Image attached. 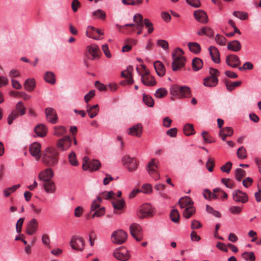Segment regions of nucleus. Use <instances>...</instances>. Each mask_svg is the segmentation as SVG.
<instances>
[{"label": "nucleus", "mask_w": 261, "mask_h": 261, "mask_svg": "<svg viewBox=\"0 0 261 261\" xmlns=\"http://www.w3.org/2000/svg\"><path fill=\"white\" fill-rule=\"evenodd\" d=\"M58 153L55 148L47 147L42 153L41 160L46 166H53L58 163Z\"/></svg>", "instance_id": "1"}, {"label": "nucleus", "mask_w": 261, "mask_h": 261, "mask_svg": "<svg viewBox=\"0 0 261 261\" xmlns=\"http://www.w3.org/2000/svg\"><path fill=\"white\" fill-rule=\"evenodd\" d=\"M184 51L180 48H177L175 53H173V61L172 63V68L174 71L180 70L182 68L186 62V58L182 56Z\"/></svg>", "instance_id": "2"}, {"label": "nucleus", "mask_w": 261, "mask_h": 261, "mask_svg": "<svg viewBox=\"0 0 261 261\" xmlns=\"http://www.w3.org/2000/svg\"><path fill=\"white\" fill-rule=\"evenodd\" d=\"M170 91L172 96L178 98L188 97L191 95L190 88L186 86L172 85Z\"/></svg>", "instance_id": "3"}, {"label": "nucleus", "mask_w": 261, "mask_h": 261, "mask_svg": "<svg viewBox=\"0 0 261 261\" xmlns=\"http://www.w3.org/2000/svg\"><path fill=\"white\" fill-rule=\"evenodd\" d=\"M209 76L206 77L203 79V85L208 87H215L218 82L217 77L219 75L220 72L218 70L213 68H210Z\"/></svg>", "instance_id": "4"}, {"label": "nucleus", "mask_w": 261, "mask_h": 261, "mask_svg": "<svg viewBox=\"0 0 261 261\" xmlns=\"http://www.w3.org/2000/svg\"><path fill=\"white\" fill-rule=\"evenodd\" d=\"M154 213L152 206L148 203H145L139 207L137 215L140 219H144L153 216Z\"/></svg>", "instance_id": "5"}, {"label": "nucleus", "mask_w": 261, "mask_h": 261, "mask_svg": "<svg viewBox=\"0 0 261 261\" xmlns=\"http://www.w3.org/2000/svg\"><path fill=\"white\" fill-rule=\"evenodd\" d=\"M123 165L130 172L137 170L139 165V162L135 158H131L129 155H124L122 159Z\"/></svg>", "instance_id": "6"}, {"label": "nucleus", "mask_w": 261, "mask_h": 261, "mask_svg": "<svg viewBox=\"0 0 261 261\" xmlns=\"http://www.w3.org/2000/svg\"><path fill=\"white\" fill-rule=\"evenodd\" d=\"M127 238V234L122 229H118L113 232L111 236L112 241L117 244L124 243Z\"/></svg>", "instance_id": "7"}, {"label": "nucleus", "mask_w": 261, "mask_h": 261, "mask_svg": "<svg viewBox=\"0 0 261 261\" xmlns=\"http://www.w3.org/2000/svg\"><path fill=\"white\" fill-rule=\"evenodd\" d=\"M70 245L73 249L82 251L85 248V241L82 237L74 236L71 238Z\"/></svg>", "instance_id": "8"}, {"label": "nucleus", "mask_w": 261, "mask_h": 261, "mask_svg": "<svg viewBox=\"0 0 261 261\" xmlns=\"http://www.w3.org/2000/svg\"><path fill=\"white\" fill-rule=\"evenodd\" d=\"M232 195L233 201L237 203H245L249 199L247 194L240 190H234Z\"/></svg>", "instance_id": "9"}, {"label": "nucleus", "mask_w": 261, "mask_h": 261, "mask_svg": "<svg viewBox=\"0 0 261 261\" xmlns=\"http://www.w3.org/2000/svg\"><path fill=\"white\" fill-rule=\"evenodd\" d=\"M114 256L120 261H126L130 257L128 251L125 248H119L113 252Z\"/></svg>", "instance_id": "10"}, {"label": "nucleus", "mask_w": 261, "mask_h": 261, "mask_svg": "<svg viewBox=\"0 0 261 261\" xmlns=\"http://www.w3.org/2000/svg\"><path fill=\"white\" fill-rule=\"evenodd\" d=\"M131 235L136 241L140 242L143 239V234L141 226L137 223H133L129 226Z\"/></svg>", "instance_id": "11"}, {"label": "nucleus", "mask_w": 261, "mask_h": 261, "mask_svg": "<svg viewBox=\"0 0 261 261\" xmlns=\"http://www.w3.org/2000/svg\"><path fill=\"white\" fill-rule=\"evenodd\" d=\"M71 145V139L69 136H66L59 139L57 142V147L61 150L68 149Z\"/></svg>", "instance_id": "12"}, {"label": "nucleus", "mask_w": 261, "mask_h": 261, "mask_svg": "<svg viewBox=\"0 0 261 261\" xmlns=\"http://www.w3.org/2000/svg\"><path fill=\"white\" fill-rule=\"evenodd\" d=\"M158 168V165L156 163V160L152 159L148 163L147 167V170L149 174L151 175L155 180H158L160 178V175L155 172V169Z\"/></svg>", "instance_id": "13"}, {"label": "nucleus", "mask_w": 261, "mask_h": 261, "mask_svg": "<svg viewBox=\"0 0 261 261\" xmlns=\"http://www.w3.org/2000/svg\"><path fill=\"white\" fill-rule=\"evenodd\" d=\"M30 154L37 160L41 157V144L38 142H34L31 144L29 148Z\"/></svg>", "instance_id": "14"}, {"label": "nucleus", "mask_w": 261, "mask_h": 261, "mask_svg": "<svg viewBox=\"0 0 261 261\" xmlns=\"http://www.w3.org/2000/svg\"><path fill=\"white\" fill-rule=\"evenodd\" d=\"M46 117L48 121L51 124H55L57 122L58 117L55 110L51 108H47L45 111Z\"/></svg>", "instance_id": "15"}, {"label": "nucleus", "mask_w": 261, "mask_h": 261, "mask_svg": "<svg viewBox=\"0 0 261 261\" xmlns=\"http://www.w3.org/2000/svg\"><path fill=\"white\" fill-rule=\"evenodd\" d=\"M54 175L53 170L50 168H48L40 172L38 175V178L39 180L43 181H48L51 180Z\"/></svg>", "instance_id": "16"}, {"label": "nucleus", "mask_w": 261, "mask_h": 261, "mask_svg": "<svg viewBox=\"0 0 261 261\" xmlns=\"http://www.w3.org/2000/svg\"><path fill=\"white\" fill-rule=\"evenodd\" d=\"M101 167V164L99 161L93 160L89 162V164H83L82 167L84 170L94 171L98 170Z\"/></svg>", "instance_id": "17"}, {"label": "nucleus", "mask_w": 261, "mask_h": 261, "mask_svg": "<svg viewBox=\"0 0 261 261\" xmlns=\"http://www.w3.org/2000/svg\"><path fill=\"white\" fill-rule=\"evenodd\" d=\"M226 63L232 68H236L241 64V62L237 55H229L226 58Z\"/></svg>", "instance_id": "18"}, {"label": "nucleus", "mask_w": 261, "mask_h": 261, "mask_svg": "<svg viewBox=\"0 0 261 261\" xmlns=\"http://www.w3.org/2000/svg\"><path fill=\"white\" fill-rule=\"evenodd\" d=\"M38 222L35 218L29 222L26 228V232L29 235H33L38 230Z\"/></svg>", "instance_id": "19"}, {"label": "nucleus", "mask_w": 261, "mask_h": 261, "mask_svg": "<svg viewBox=\"0 0 261 261\" xmlns=\"http://www.w3.org/2000/svg\"><path fill=\"white\" fill-rule=\"evenodd\" d=\"M128 134L140 137L142 133V125L141 123H138L127 130Z\"/></svg>", "instance_id": "20"}, {"label": "nucleus", "mask_w": 261, "mask_h": 261, "mask_svg": "<svg viewBox=\"0 0 261 261\" xmlns=\"http://www.w3.org/2000/svg\"><path fill=\"white\" fill-rule=\"evenodd\" d=\"M195 19L202 23H205L208 21V17L206 13L203 10H198L194 13Z\"/></svg>", "instance_id": "21"}, {"label": "nucleus", "mask_w": 261, "mask_h": 261, "mask_svg": "<svg viewBox=\"0 0 261 261\" xmlns=\"http://www.w3.org/2000/svg\"><path fill=\"white\" fill-rule=\"evenodd\" d=\"M208 51L213 61L215 63H220L221 60L218 49L216 47L211 46L209 47Z\"/></svg>", "instance_id": "22"}, {"label": "nucleus", "mask_w": 261, "mask_h": 261, "mask_svg": "<svg viewBox=\"0 0 261 261\" xmlns=\"http://www.w3.org/2000/svg\"><path fill=\"white\" fill-rule=\"evenodd\" d=\"M141 76V82L145 86L152 87L156 84L155 78L151 75L145 76L140 73Z\"/></svg>", "instance_id": "23"}, {"label": "nucleus", "mask_w": 261, "mask_h": 261, "mask_svg": "<svg viewBox=\"0 0 261 261\" xmlns=\"http://www.w3.org/2000/svg\"><path fill=\"white\" fill-rule=\"evenodd\" d=\"M233 133V129L231 127H226L220 130L219 135L223 141H225L226 137L232 136Z\"/></svg>", "instance_id": "24"}, {"label": "nucleus", "mask_w": 261, "mask_h": 261, "mask_svg": "<svg viewBox=\"0 0 261 261\" xmlns=\"http://www.w3.org/2000/svg\"><path fill=\"white\" fill-rule=\"evenodd\" d=\"M87 51L89 55L92 56L91 60L98 58L99 51L98 46L96 44H92L87 47Z\"/></svg>", "instance_id": "25"}, {"label": "nucleus", "mask_w": 261, "mask_h": 261, "mask_svg": "<svg viewBox=\"0 0 261 261\" xmlns=\"http://www.w3.org/2000/svg\"><path fill=\"white\" fill-rule=\"evenodd\" d=\"M154 67L156 74L160 76H163L165 74V68L162 63L157 61L154 63Z\"/></svg>", "instance_id": "26"}, {"label": "nucleus", "mask_w": 261, "mask_h": 261, "mask_svg": "<svg viewBox=\"0 0 261 261\" xmlns=\"http://www.w3.org/2000/svg\"><path fill=\"white\" fill-rule=\"evenodd\" d=\"M34 131L37 136L41 137H44L47 134V128L46 126L42 124L37 125L35 127Z\"/></svg>", "instance_id": "27"}, {"label": "nucleus", "mask_w": 261, "mask_h": 261, "mask_svg": "<svg viewBox=\"0 0 261 261\" xmlns=\"http://www.w3.org/2000/svg\"><path fill=\"white\" fill-rule=\"evenodd\" d=\"M178 204L181 208H184L189 205V206H191V205L193 204V202L190 197L185 196L179 199Z\"/></svg>", "instance_id": "28"}, {"label": "nucleus", "mask_w": 261, "mask_h": 261, "mask_svg": "<svg viewBox=\"0 0 261 261\" xmlns=\"http://www.w3.org/2000/svg\"><path fill=\"white\" fill-rule=\"evenodd\" d=\"M197 34L199 36L205 35L208 37H212L213 36L214 31L210 27H203L197 31Z\"/></svg>", "instance_id": "29"}, {"label": "nucleus", "mask_w": 261, "mask_h": 261, "mask_svg": "<svg viewBox=\"0 0 261 261\" xmlns=\"http://www.w3.org/2000/svg\"><path fill=\"white\" fill-rule=\"evenodd\" d=\"M227 48L233 51H238L241 48V44L238 40H233L230 42L227 45Z\"/></svg>", "instance_id": "30"}, {"label": "nucleus", "mask_w": 261, "mask_h": 261, "mask_svg": "<svg viewBox=\"0 0 261 261\" xmlns=\"http://www.w3.org/2000/svg\"><path fill=\"white\" fill-rule=\"evenodd\" d=\"M44 182L45 183L43 184V187L44 188L45 191L47 193H54L56 191V186L55 183L51 180Z\"/></svg>", "instance_id": "31"}, {"label": "nucleus", "mask_w": 261, "mask_h": 261, "mask_svg": "<svg viewBox=\"0 0 261 261\" xmlns=\"http://www.w3.org/2000/svg\"><path fill=\"white\" fill-rule=\"evenodd\" d=\"M92 15L95 18L99 19L101 20H105L107 16L106 12L103 10L100 9L94 11L92 13Z\"/></svg>", "instance_id": "32"}, {"label": "nucleus", "mask_w": 261, "mask_h": 261, "mask_svg": "<svg viewBox=\"0 0 261 261\" xmlns=\"http://www.w3.org/2000/svg\"><path fill=\"white\" fill-rule=\"evenodd\" d=\"M35 88V81L34 79H28L24 82V88L28 91H32Z\"/></svg>", "instance_id": "33"}, {"label": "nucleus", "mask_w": 261, "mask_h": 261, "mask_svg": "<svg viewBox=\"0 0 261 261\" xmlns=\"http://www.w3.org/2000/svg\"><path fill=\"white\" fill-rule=\"evenodd\" d=\"M203 66L202 60L198 58H194L192 61V68L194 71H197L200 69Z\"/></svg>", "instance_id": "34"}, {"label": "nucleus", "mask_w": 261, "mask_h": 261, "mask_svg": "<svg viewBox=\"0 0 261 261\" xmlns=\"http://www.w3.org/2000/svg\"><path fill=\"white\" fill-rule=\"evenodd\" d=\"M242 83L241 81H238L233 82H230L229 81H226L225 82V86L226 87V89L229 91H232L234 89L239 86L241 85Z\"/></svg>", "instance_id": "35"}, {"label": "nucleus", "mask_w": 261, "mask_h": 261, "mask_svg": "<svg viewBox=\"0 0 261 261\" xmlns=\"http://www.w3.org/2000/svg\"><path fill=\"white\" fill-rule=\"evenodd\" d=\"M190 50L196 54L200 53L201 47L200 45L196 42H189L188 44Z\"/></svg>", "instance_id": "36"}, {"label": "nucleus", "mask_w": 261, "mask_h": 261, "mask_svg": "<svg viewBox=\"0 0 261 261\" xmlns=\"http://www.w3.org/2000/svg\"><path fill=\"white\" fill-rule=\"evenodd\" d=\"M139 17V24H136V28L138 30V31L137 32L138 35H140L142 33V30H143V16L140 13H137L134 16V19H136L137 17Z\"/></svg>", "instance_id": "37"}, {"label": "nucleus", "mask_w": 261, "mask_h": 261, "mask_svg": "<svg viewBox=\"0 0 261 261\" xmlns=\"http://www.w3.org/2000/svg\"><path fill=\"white\" fill-rule=\"evenodd\" d=\"M112 204L114 209L121 210L125 205V201L123 199H118L112 201Z\"/></svg>", "instance_id": "38"}, {"label": "nucleus", "mask_w": 261, "mask_h": 261, "mask_svg": "<svg viewBox=\"0 0 261 261\" xmlns=\"http://www.w3.org/2000/svg\"><path fill=\"white\" fill-rule=\"evenodd\" d=\"M195 210L193 206L187 207L183 212V216L186 219L190 218L195 213Z\"/></svg>", "instance_id": "39"}, {"label": "nucleus", "mask_w": 261, "mask_h": 261, "mask_svg": "<svg viewBox=\"0 0 261 261\" xmlns=\"http://www.w3.org/2000/svg\"><path fill=\"white\" fill-rule=\"evenodd\" d=\"M20 187V184H17L12 187L6 188L4 190L3 192L5 197H8L11 193L15 191L17 189Z\"/></svg>", "instance_id": "40"}, {"label": "nucleus", "mask_w": 261, "mask_h": 261, "mask_svg": "<svg viewBox=\"0 0 261 261\" xmlns=\"http://www.w3.org/2000/svg\"><path fill=\"white\" fill-rule=\"evenodd\" d=\"M15 109L18 111L20 116H22L25 114L26 108L21 101H19L16 103Z\"/></svg>", "instance_id": "41"}, {"label": "nucleus", "mask_w": 261, "mask_h": 261, "mask_svg": "<svg viewBox=\"0 0 261 261\" xmlns=\"http://www.w3.org/2000/svg\"><path fill=\"white\" fill-rule=\"evenodd\" d=\"M143 100L145 105L149 107H153L154 106V100L153 98L149 95L145 93L143 94Z\"/></svg>", "instance_id": "42"}, {"label": "nucleus", "mask_w": 261, "mask_h": 261, "mask_svg": "<svg viewBox=\"0 0 261 261\" xmlns=\"http://www.w3.org/2000/svg\"><path fill=\"white\" fill-rule=\"evenodd\" d=\"M183 130L184 134L188 136L193 135L195 133L193 125L190 123H187L184 126Z\"/></svg>", "instance_id": "43"}, {"label": "nucleus", "mask_w": 261, "mask_h": 261, "mask_svg": "<svg viewBox=\"0 0 261 261\" xmlns=\"http://www.w3.org/2000/svg\"><path fill=\"white\" fill-rule=\"evenodd\" d=\"M242 257L246 261H254L255 256L253 252H244L242 254Z\"/></svg>", "instance_id": "44"}, {"label": "nucleus", "mask_w": 261, "mask_h": 261, "mask_svg": "<svg viewBox=\"0 0 261 261\" xmlns=\"http://www.w3.org/2000/svg\"><path fill=\"white\" fill-rule=\"evenodd\" d=\"M101 201V198L99 196H97L96 199L93 200L92 202L90 208L91 212L94 211L99 207Z\"/></svg>", "instance_id": "45"}, {"label": "nucleus", "mask_w": 261, "mask_h": 261, "mask_svg": "<svg viewBox=\"0 0 261 261\" xmlns=\"http://www.w3.org/2000/svg\"><path fill=\"white\" fill-rule=\"evenodd\" d=\"M168 92L166 88H160L156 90L155 96L158 98H161L167 95Z\"/></svg>", "instance_id": "46"}, {"label": "nucleus", "mask_w": 261, "mask_h": 261, "mask_svg": "<svg viewBox=\"0 0 261 261\" xmlns=\"http://www.w3.org/2000/svg\"><path fill=\"white\" fill-rule=\"evenodd\" d=\"M45 81L51 84H54L55 83V75L51 72L48 71L44 75Z\"/></svg>", "instance_id": "47"}, {"label": "nucleus", "mask_w": 261, "mask_h": 261, "mask_svg": "<svg viewBox=\"0 0 261 261\" xmlns=\"http://www.w3.org/2000/svg\"><path fill=\"white\" fill-rule=\"evenodd\" d=\"M66 133V129L63 126H56L54 128V135L57 136H61Z\"/></svg>", "instance_id": "48"}, {"label": "nucleus", "mask_w": 261, "mask_h": 261, "mask_svg": "<svg viewBox=\"0 0 261 261\" xmlns=\"http://www.w3.org/2000/svg\"><path fill=\"white\" fill-rule=\"evenodd\" d=\"M68 160L69 163L74 166H76L79 164V162L76 159V154L74 151H72L68 155Z\"/></svg>", "instance_id": "49"}, {"label": "nucleus", "mask_w": 261, "mask_h": 261, "mask_svg": "<svg viewBox=\"0 0 261 261\" xmlns=\"http://www.w3.org/2000/svg\"><path fill=\"white\" fill-rule=\"evenodd\" d=\"M171 220L174 223H177L179 220V214L176 209L171 211L170 215Z\"/></svg>", "instance_id": "50"}, {"label": "nucleus", "mask_w": 261, "mask_h": 261, "mask_svg": "<svg viewBox=\"0 0 261 261\" xmlns=\"http://www.w3.org/2000/svg\"><path fill=\"white\" fill-rule=\"evenodd\" d=\"M245 175V171L241 168H237L235 171V177L238 181H241Z\"/></svg>", "instance_id": "51"}, {"label": "nucleus", "mask_w": 261, "mask_h": 261, "mask_svg": "<svg viewBox=\"0 0 261 261\" xmlns=\"http://www.w3.org/2000/svg\"><path fill=\"white\" fill-rule=\"evenodd\" d=\"M237 154L240 159H244L247 158V152L246 149L243 147H240L237 150Z\"/></svg>", "instance_id": "52"}, {"label": "nucleus", "mask_w": 261, "mask_h": 261, "mask_svg": "<svg viewBox=\"0 0 261 261\" xmlns=\"http://www.w3.org/2000/svg\"><path fill=\"white\" fill-rule=\"evenodd\" d=\"M233 15L241 20H245L248 17L247 13L242 11H235L233 12Z\"/></svg>", "instance_id": "53"}, {"label": "nucleus", "mask_w": 261, "mask_h": 261, "mask_svg": "<svg viewBox=\"0 0 261 261\" xmlns=\"http://www.w3.org/2000/svg\"><path fill=\"white\" fill-rule=\"evenodd\" d=\"M242 206H231L229 208V211L233 215H239L242 211Z\"/></svg>", "instance_id": "54"}, {"label": "nucleus", "mask_w": 261, "mask_h": 261, "mask_svg": "<svg viewBox=\"0 0 261 261\" xmlns=\"http://www.w3.org/2000/svg\"><path fill=\"white\" fill-rule=\"evenodd\" d=\"M206 210L207 212L212 214L213 216L217 218H220L221 216L219 212L214 210V208L212 206L208 205H206Z\"/></svg>", "instance_id": "55"}, {"label": "nucleus", "mask_w": 261, "mask_h": 261, "mask_svg": "<svg viewBox=\"0 0 261 261\" xmlns=\"http://www.w3.org/2000/svg\"><path fill=\"white\" fill-rule=\"evenodd\" d=\"M95 212L92 214V217L93 218L95 217H100L105 214L106 210L105 207H101L95 211Z\"/></svg>", "instance_id": "56"}, {"label": "nucleus", "mask_w": 261, "mask_h": 261, "mask_svg": "<svg viewBox=\"0 0 261 261\" xmlns=\"http://www.w3.org/2000/svg\"><path fill=\"white\" fill-rule=\"evenodd\" d=\"M215 40L218 44L221 46H224L226 42V39L220 34L216 35Z\"/></svg>", "instance_id": "57"}, {"label": "nucleus", "mask_w": 261, "mask_h": 261, "mask_svg": "<svg viewBox=\"0 0 261 261\" xmlns=\"http://www.w3.org/2000/svg\"><path fill=\"white\" fill-rule=\"evenodd\" d=\"M143 22V24L148 28V33H151L154 30L152 23L147 18H145Z\"/></svg>", "instance_id": "58"}, {"label": "nucleus", "mask_w": 261, "mask_h": 261, "mask_svg": "<svg viewBox=\"0 0 261 261\" xmlns=\"http://www.w3.org/2000/svg\"><path fill=\"white\" fill-rule=\"evenodd\" d=\"M221 182L228 188L233 189L234 184L229 178H222Z\"/></svg>", "instance_id": "59"}, {"label": "nucleus", "mask_w": 261, "mask_h": 261, "mask_svg": "<svg viewBox=\"0 0 261 261\" xmlns=\"http://www.w3.org/2000/svg\"><path fill=\"white\" fill-rule=\"evenodd\" d=\"M18 112L15 111H13L9 115L8 117V123L10 125L12 123L14 120L16 119L18 117Z\"/></svg>", "instance_id": "60"}, {"label": "nucleus", "mask_w": 261, "mask_h": 261, "mask_svg": "<svg viewBox=\"0 0 261 261\" xmlns=\"http://www.w3.org/2000/svg\"><path fill=\"white\" fill-rule=\"evenodd\" d=\"M232 164L230 162H227L225 164L223 165L221 167V170L222 172L228 173L232 167Z\"/></svg>", "instance_id": "61"}, {"label": "nucleus", "mask_w": 261, "mask_h": 261, "mask_svg": "<svg viewBox=\"0 0 261 261\" xmlns=\"http://www.w3.org/2000/svg\"><path fill=\"white\" fill-rule=\"evenodd\" d=\"M96 29L94 27L89 26L87 28V31H86V36L89 38H91L95 40H98V38L93 36L92 33H91V31H96Z\"/></svg>", "instance_id": "62"}, {"label": "nucleus", "mask_w": 261, "mask_h": 261, "mask_svg": "<svg viewBox=\"0 0 261 261\" xmlns=\"http://www.w3.org/2000/svg\"><path fill=\"white\" fill-rule=\"evenodd\" d=\"M141 190L143 193L150 194L152 192V187L149 184H144L142 186Z\"/></svg>", "instance_id": "63"}, {"label": "nucleus", "mask_w": 261, "mask_h": 261, "mask_svg": "<svg viewBox=\"0 0 261 261\" xmlns=\"http://www.w3.org/2000/svg\"><path fill=\"white\" fill-rule=\"evenodd\" d=\"M253 68V65L252 63L250 62H246L243 64V66L240 67L239 69L241 71L243 70H251Z\"/></svg>", "instance_id": "64"}]
</instances>
